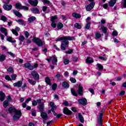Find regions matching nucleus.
<instances>
[{
  "label": "nucleus",
  "instance_id": "nucleus-1",
  "mask_svg": "<svg viewBox=\"0 0 126 126\" xmlns=\"http://www.w3.org/2000/svg\"><path fill=\"white\" fill-rule=\"evenodd\" d=\"M74 40V37L67 36L66 39L62 41L61 42V49L62 51H65L66 48L68 47L69 45V41H73Z\"/></svg>",
  "mask_w": 126,
  "mask_h": 126
},
{
  "label": "nucleus",
  "instance_id": "nucleus-2",
  "mask_svg": "<svg viewBox=\"0 0 126 126\" xmlns=\"http://www.w3.org/2000/svg\"><path fill=\"white\" fill-rule=\"evenodd\" d=\"M44 108H45V106L44 104V102H42V103L39 104V106H38V109L41 112L40 113V117L42 119H49L48 118V114L46 112H44Z\"/></svg>",
  "mask_w": 126,
  "mask_h": 126
},
{
  "label": "nucleus",
  "instance_id": "nucleus-3",
  "mask_svg": "<svg viewBox=\"0 0 126 126\" xmlns=\"http://www.w3.org/2000/svg\"><path fill=\"white\" fill-rule=\"evenodd\" d=\"M32 42L34 43V44H36L38 47H43L44 45L43 41L39 37H33L32 38Z\"/></svg>",
  "mask_w": 126,
  "mask_h": 126
},
{
  "label": "nucleus",
  "instance_id": "nucleus-4",
  "mask_svg": "<svg viewBox=\"0 0 126 126\" xmlns=\"http://www.w3.org/2000/svg\"><path fill=\"white\" fill-rule=\"evenodd\" d=\"M22 117V113H21V110H19L18 111L16 112L15 115L13 116V120L15 122L17 120H19L20 118Z\"/></svg>",
  "mask_w": 126,
  "mask_h": 126
},
{
  "label": "nucleus",
  "instance_id": "nucleus-5",
  "mask_svg": "<svg viewBox=\"0 0 126 126\" xmlns=\"http://www.w3.org/2000/svg\"><path fill=\"white\" fill-rule=\"evenodd\" d=\"M32 77L34 79V80H39L40 79V76L37 71H32L31 72Z\"/></svg>",
  "mask_w": 126,
  "mask_h": 126
},
{
  "label": "nucleus",
  "instance_id": "nucleus-6",
  "mask_svg": "<svg viewBox=\"0 0 126 126\" xmlns=\"http://www.w3.org/2000/svg\"><path fill=\"white\" fill-rule=\"evenodd\" d=\"M63 113L64 115H66V116H71V115H73V113L71 110H69L67 107H64L63 109Z\"/></svg>",
  "mask_w": 126,
  "mask_h": 126
},
{
  "label": "nucleus",
  "instance_id": "nucleus-7",
  "mask_svg": "<svg viewBox=\"0 0 126 126\" xmlns=\"http://www.w3.org/2000/svg\"><path fill=\"white\" fill-rule=\"evenodd\" d=\"M94 5H95L94 2H91L89 4L86 5L85 8L87 11H90L94 7Z\"/></svg>",
  "mask_w": 126,
  "mask_h": 126
},
{
  "label": "nucleus",
  "instance_id": "nucleus-8",
  "mask_svg": "<svg viewBox=\"0 0 126 126\" xmlns=\"http://www.w3.org/2000/svg\"><path fill=\"white\" fill-rule=\"evenodd\" d=\"M79 104L82 105L83 106H86L87 105V99L85 98L79 99L78 100Z\"/></svg>",
  "mask_w": 126,
  "mask_h": 126
},
{
  "label": "nucleus",
  "instance_id": "nucleus-9",
  "mask_svg": "<svg viewBox=\"0 0 126 126\" xmlns=\"http://www.w3.org/2000/svg\"><path fill=\"white\" fill-rule=\"evenodd\" d=\"M28 2L29 3H30V4H31V5H32V6H37V5H38V0H28Z\"/></svg>",
  "mask_w": 126,
  "mask_h": 126
},
{
  "label": "nucleus",
  "instance_id": "nucleus-10",
  "mask_svg": "<svg viewBox=\"0 0 126 126\" xmlns=\"http://www.w3.org/2000/svg\"><path fill=\"white\" fill-rule=\"evenodd\" d=\"M78 94L80 96L83 95V87L81 86V84H79L78 87Z\"/></svg>",
  "mask_w": 126,
  "mask_h": 126
},
{
  "label": "nucleus",
  "instance_id": "nucleus-11",
  "mask_svg": "<svg viewBox=\"0 0 126 126\" xmlns=\"http://www.w3.org/2000/svg\"><path fill=\"white\" fill-rule=\"evenodd\" d=\"M3 8L5 10L9 11V10H11V9H12V5H11V4H9V5L4 4L3 5Z\"/></svg>",
  "mask_w": 126,
  "mask_h": 126
},
{
  "label": "nucleus",
  "instance_id": "nucleus-12",
  "mask_svg": "<svg viewBox=\"0 0 126 126\" xmlns=\"http://www.w3.org/2000/svg\"><path fill=\"white\" fill-rule=\"evenodd\" d=\"M8 111L9 113V114H12V113H14L15 114L16 112L18 111V110H16V108L13 107H10L8 109Z\"/></svg>",
  "mask_w": 126,
  "mask_h": 126
},
{
  "label": "nucleus",
  "instance_id": "nucleus-13",
  "mask_svg": "<svg viewBox=\"0 0 126 126\" xmlns=\"http://www.w3.org/2000/svg\"><path fill=\"white\" fill-rule=\"evenodd\" d=\"M5 98V94L2 91H0V101L3 102Z\"/></svg>",
  "mask_w": 126,
  "mask_h": 126
},
{
  "label": "nucleus",
  "instance_id": "nucleus-14",
  "mask_svg": "<svg viewBox=\"0 0 126 126\" xmlns=\"http://www.w3.org/2000/svg\"><path fill=\"white\" fill-rule=\"evenodd\" d=\"M31 11L34 14H39V12H40V10L37 7L31 8Z\"/></svg>",
  "mask_w": 126,
  "mask_h": 126
},
{
  "label": "nucleus",
  "instance_id": "nucleus-15",
  "mask_svg": "<svg viewBox=\"0 0 126 126\" xmlns=\"http://www.w3.org/2000/svg\"><path fill=\"white\" fill-rule=\"evenodd\" d=\"M78 118L79 121L82 123L84 124V117L82 116V114L81 113H78Z\"/></svg>",
  "mask_w": 126,
  "mask_h": 126
},
{
  "label": "nucleus",
  "instance_id": "nucleus-16",
  "mask_svg": "<svg viewBox=\"0 0 126 126\" xmlns=\"http://www.w3.org/2000/svg\"><path fill=\"white\" fill-rule=\"evenodd\" d=\"M53 59L52 61V64H55V63H58V58L56 57V55H53L51 57V59Z\"/></svg>",
  "mask_w": 126,
  "mask_h": 126
},
{
  "label": "nucleus",
  "instance_id": "nucleus-17",
  "mask_svg": "<svg viewBox=\"0 0 126 126\" xmlns=\"http://www.w3.org/2000/svg\"><path fill=\"white\" fill-rule=\"evenodd\" d=\"M13 13L16 15V16H17V17H22V14L20 13L18 11L16 10H13Z\"/></svg>",
  "mask_w": 126,
  "mask_h": 126
},
{
  "label": "nucleus",
  "instance_id": "nucleus-18",
  "mask_svg": "<svg viewBox=\"0 0 126 126\" xmlns=\"http://www.w3.org/2000/svg\"><path fill=\"white\" fill-rule=\"evenodd\" d=\"M72 16L73 17L76 18V19H79V18H81V15L78 14L77 13L74 12L72 14Z\"/></svg>",
  "mask_w": 126,
  "mask_h": 126
},
{
  "label": "nucleus",
  "instance_id": "nucleus-19",
  "mask_svg": "<svg viewBox=\"0 0 126 126\" xmlns=\"http://www.w3.org/2000/svg\"><path fill=\"white\" fill-rule=\"evenodd\" d=\"M13 86L15 87H21L22 86V81H19L17 83H14Z\"/></svg>",
  "mask_w": 126,
  "mask_h": 126
},
{
  "label": "nucleus",
  "instance_id": "nucleus-20",
  "mask_svg": "<svg viewBox=\"0 0 126 126\" xmlns=\"http://www.w3.org/2000/svg\"><path fill=\"white\" fill-rule=\"evenodd\" d=\"M62 86L63 87V88L67 89V88H69V84H68V83L67 82L64 81L62 83Z\"/></svg>",
  "mask_w": 126,
  "mask_h": 126
},
{
  "label": "nucleus",
  "instance_id": "nucleus-21",
  "mask_svg": "<svg viewBox=\"0 0 126 126\" xmlns=\"http://www.w3.org/2000/svg\"><path fill=\"white\" fill-rule=\"evenodd\" d=\"M35 20H36V18L35 17V16H31L28 19V21L30 23H32V22H34Z\"/></svg>",
  "mask_w": 126,
  "mask_h": 126
},
{
  "label": "nucleus",
  "instance_id": "nucleus-22",
  "mask_svg": "<svg viewBox=\"0 0 126 126\" xmlns=\"http://www.w3.org/2000/svg\"><path fill=\"white\" fill-rule=\"evenodd\" d=\"M45 82L48 85L51 86L52 85V82L51 81V79L49 77H45Z\"/></svg>",
  "mask_w": 126,
  "mask_h": 126
},
{
  "label": "nucleus",
  "instance_id": "nucleus-23",
  "mask_svg": "<svg viewBox=\"0 0 126 126\" xmlns=\"http://www.w3.org/2000/svg\"><path fill=\"white\" fill-rule=\"evenodd\" d=\"M24 67H25V68H28V69L31 70V67L32 65H31V63H26L24 64Z\"/></svg>",
  "mask_w": 126,
  "mask_h": 126
},
{
  "label": "nucleus",
  "instance_id": "nucleus-24",
  "mask_svg": "<svg viewBox=\"0 0 126 126\" xmlns=\"http://www.w3.org/2000/svg\"><path fill=\"white\" fill-rule=\"evenodd\" d=\"M86 62L87 63H94V60L91 57H87Z\"/></svg>",
  "mask_w": 126,
  "mask_h": 126
},
{
  "label": "nucleus",
  "instance_id": "nucleus-25",
  "mask_svg": "<svg viewBox=\"0 0 126 126\" xmlns=\"http://www.w3.org/2000/svg\"><path fill=\"white\" fill-rule=\"evenodd\" d=\"M101 29L104 34H107V32H108V28L107 27H105L104 25H101Z\"/></svg>",
  "mask_w": 126,
  "mask_h": 126
},
{
  "label": "nucleus",
  "instance_id": "nucleus-26",
  "mask_svg": "<svg viewBox=\"0 0 126 126\" xmlns=\"http://www.w3.org/2000/svg\"><path fill=\"white\" fill-rule=\"evenodd\" d=\"M71 93L73 96H74L75 97H77V96H78V94L76 93L74 89H71Z\"/></svg>",
  "mask_w": 126,
  "mask_h": 126
},
{
  "label": "nucleus",
  "instance_id": "nucleus-27",
  "mask_svg": "<svg viewBox=\"0 0 126 126\" xmlns=\"http://www.w3.org/2000/svg\"><path fill=\"white\" fill-rule=\"evenodd\" d=\"M6 40L10 43H16V40H12V37L11 36H7Z\"/></svg>",
  "mask_w": 126,
  "mask_h": 126
},
{
  "label": "nucleus",
  "instance_id": "nucleus-28",
  "mask_svg": "<svg viewBox=\"0 0 126 126\" xmlns=\"http://www.w3.org/2000/svg\"><path fill=\"white\" fill-rule=\"evenodd\" d=\"M96 66L98 68V70H103L104 69V66L100 63L96 64Z\"/></svg>",
  "mask_w": 126,
  "mask_h": 126
},
{
  "label": "nucleus",
  "instance_id": "nucleus-29",
  "mask_svg": "<svg viewBox=\"0 0 126 126\" xmlns=\"http://www.w3.org/2000/svg\"><path fill=\"white\" fill-rule=\"evenodd\" d=\"M74 27H75V28H77V29H81L82 26L79 23H76L74 25Z\"/></svg>",
  "mask_w": 126,
  "mask_h": 126
},
{
  "label": "nucleus",
  "instance_id": "nucleus-30",
  "mask_svg": "<svg viewBox=\"0 0 126 126\" xmlns=\"http://www.w3.org/2000/svg\"><path fill=\"white\" fill-rule=\"evenodd\" d=\"M28 81L29 83H30V84H31L32 86L35 85V84L37 83V82L35 81H33L32 79H28Z\"/></svg>",
  "mask_w": 126,
  "mask_h": 126
},
{
  "label": "nucleus",
  "instance_id": "nucleus-31",
  "mask_svg": "<svg viewBox=\"0 0 126 126\" xmlns=\"http://www.w3.org/2000/svg\"><path fill=\"white\" fill-rule=\"evenodd\" d=\"M57 28L58 29H62V28H63V24L61 22H59L57 24Z\"/></svg>",
  "mask_w": 126,
  "mask_h": 126
},
{
  "label": "nucleus",
  "instance_id": "nucleus-32",
  "mask_svg": "<svg viewBox=\"0 0 126 126\" xmlns=\"http://www.w3.org/2000/svg\"><path fill=\"white\" fill-rule=\"evenodd\" d=\"M56 19H58V16L57 15L56 16H52L50 18V21L52 22H56Z\"/></svg>",
  "mask_w": 126,
  "mask_h": 126
},
{
  "label": "nucleus",
  "instance_id": "nucleus-33",
  "mask_svg": "<svg viewBox=\"0 0 126 126\" xmlns=\"http://www.w3.org/2000/svg\"><path fill=\"white\" fill-rule=\"evenodd\" d=\"M67 37V36H63L61 37L58 38L56 39V41H57V42L59 41H63V40L64 41V40H66Z\"/></svg>",
  "mask_w": 126,
  "mask_h": 126
},
{
  "label": "nucleus",
  "instance_id": "nucleus-34",
  "mask_svg": "<svg viewBox=\"0 0 126 126\" xmlns=\"http://www.w3.org/2000/svg\"><path fill=\"white\" fill-rule=\"evenodd\" d=\"M8 105H9V102L8 100H4L3 102V106L4 108H6Z\"/></svg>",
  "mask_w": 126,
  "mask_h": 126
},
{
  "label": "nucleus",
  "instance_id": "nucleus-35",
  "mask_svg": "<svg viewBox=\"0 0 126 126\" xmlns=\"http://www.w3.org/2000/svg\"><path fill=\"white\" fill-rule=\"evenodd\" d=\"M65 53L66 55H71V54H72V53H73V49L68 48V51H65Z\"/></svg>",
  "mask_w": 126,
  "mask_h": 126
},
{
  "label": "nucleus",
  "instance_id": "nucleus-36",
  "mask_svg": "<svg viewBox=\"0 0 126 126\" xmlns=\"http://www.w3.org/2000/svg\"><path fill=\"white\" fill-rule=\"evenodd\" d=\"M115 4L116 2L112 1V0H110V1L108 2L109 6H110V7H113V6H114V5H115Z\"/></svg>",
  "mask_w": 126,
  "mask_h": 126
},
{
  "label": "nucleus",
  "instance_id": "nucleus-37",
  "mask_svg": "<svg viewBox=\"0 0 126 126\" xmlns=\"http://www.w3.org/2000/svg\"><path fill=\"white\" fill-rule=\"evenodd\" d=\"M15 7H16L17 9H21V8L22 7V4H21L20 3H17L15 4Z\"/></svg>",
  "mask_w": 126,
  "mask_h": 126
},
{
  "label": "nucleus",
  "instance_id": "nucleus-38",
  "mask_svg": "<svg viewBox=\"0 0 126 126\" xmlns=\"http://www.w3.org/2000/svg\"><path fill=\"white\" fill-rule=\"evenodd\" d=\"M6 57L3 54L0 55V62H3V61H5Z\"/></svg>",
  "mask_w": 126,
  "mask_h": 126
},
{
  "label": "nucleus",
  "instance_id": "nucleus-39",
  "mask_svg": "<svg viewBox=\"0 0 126 126\" xmlns=\"http://www.w3.org/2000/svg\"><path fill=\"white\" fill-rule=\"evenodd\" d=\"M7 18H6V17H5L4 15H2L1 16V20L3 21V22H6V21H7Z\"/></svg>",
  "mask_w": 126,
  "mask_h": 126
},
{
  "label": "nucleus",
  "instance_id": "nucleus-40",
  "mask_svg": "<svg viewBox=\"0 0 126 126\" xmlns=\"http://www.w3.org/2000/svg\"><path fill=\"white\" fill-rule=\"evenodd\" d=\"M104 109H101L99 111V116H98L99 118H103V115L104 114Z\"/></svg>",
  "mask_w": 126,
  "mask_h": 126
},
{
  "label": "nucleus",
  "instance_id": "nucleus-41",
  "mask_svg": "<svg viewBox=\"0 0 126 126\" xmlns=\"http://www.w3.org/2000/svg\"><path fill=\"white\" fill-rule=\"evenodd\" d=\"M7 70V71H8V72H10V73H13L14 72V71H13V67H12V66L9 67Z\"/></svg>",
  "mask_w": 126,
  "mask_h": 126
},
{
  "label": "nucleus",
  "instance_id": "nucleus-42",
  "mask_svg": "<svg viewBox=\"0 0 126 126\" xmlns=\"http://www.w3.org/2000/svg\"><path fill=\"white\" fill-rule=\"evenodd\" d=\"M98 125L103 124V117H98Z\"/></svg>",
  "mask_w": 126,
  "mask_h": 126
},
{
  "label": "nucleus",
  "instance_id": "nucleus-43",
  "mask_svg": "<svg viewBox=\"0 0 126 126\" xmlns=\"http://www.w3.org/2000/svg\"><path fill=\"white\" fill-rule=\"evenodd\" d=\"M57 87H58V85L56 83H54L52 86V90L54 91L57 90Z\"/></svg>",
  "mask_w": 126,
  "mask_h": 126
},
{
  "label": "nucleus",
  "instance_id": "nucleus-44",
  "mask_svg": "<svg viewBox=\"0 0 126 126\" xmlns=\"http://www.w3.org/2000/svg\"><path fill=\"white\" fill-rule=\"evenodd\" d=\"M32 117H36L37 116V114H36V110L34 109H32Z\"/></svg>",
  "mask_w": 126,
  "mask_h": 126
},
{
  "label": "nucleus",
  "instance_id": "nucleus-45",
  "mask_svg": "<svg viewBox=\"0 0 126 126\" xmlns=\"http://www.w3.org/2000/svg\"><path fill=\"white\" fill-rule=\"evenodd\" d=\"M19 40L20 41H21V42H24V40H25V37H24V35H20L19 36Z\"/></svg>",
  "mask_w": 126,
  "mask_h": 126
},
{
  "label": "nucleus",
  "instance_id": "nucleus-46",
  "mask_svg": "<svg viewBox=\"0 0 126 126\" xmlns=\"http://www.w3.org/2000/svg\"><path fill=\"white\" fill-rule=\"evenodd\" d=\"M16 22H19L20 25H24V22L22 21L21 19L18 20H16Z\"/></svg>",
  "mask_w": 126,
  "mask_h": 126
},
{
  "label": "nucleus",
  "instance_id": "nucleus-47",
  "mask_svg": "<svg viewBox=\"0 0 126 126\" xmlns=\"http://www.w3.org/2000/svg\"><path fill=\"white\" fill-rule=\"evenodd\" d=\"M101 37H102V35H101V33L99 32L95 33V38H96V39H100Z\"/></svg>",
  "mask_w": 126,
  "mask_h": 126
},
{
  "label": "nucleus",
  "instance_id": "nucleus-48",
  "mask_svg": "<svg viewBox=\"0 0 126 126\" xmlns=\"http://www.w3.org/2000/svg\"><path fill=\"white\" fill-rule=\"evenodd\" d=\"M38 63H35L34 65L32 66V68H31V70H33V69H34V68H37L38 67Z\"/></svg>",
  "mask_w": 126,
  "mask_h": 126
},
{
  "label": "nucleus",
  "instance_id": "nucleus-49",
  "mask_svg": "<svg viewBox=\"0 0 126 126\" xmlns=\"http://www.w3.org/2000/svg\"><path fill=\"white\" fill-rule=\"evenodd\" d=\"M21 9H23V10H29V7L22 5Z\"/></svg>",
  "mask_w": 126,
  "mask_h": 126
},
{
  "label": "nucleus",
  "instance_id": "nucleus-50",
  "mask_svg": "<svg viewBox=\"0 0 126 126\" xmlns=\"http://www.w3.org/2000/svg\"><path fill=\"white\" fill-rule=\"evenodd\" d=\"M90 22H87L86 26L85 27V29L89 30L90 29Z\"/></svg>",
  "mask_w": 126,
  "mask_h": 126
},
{
  "label": "nucleus",
  "instance_id": "nucleus-51",
  "mask_svg": "<svg viewBox=\"0 0 126 126\" xmlns=\"http://www.w3.org/2000/svg\"><path fill=\"white\" fill-rule=\"evenodd\" d=\"M70 81H71V83H76V79L73 77L70 78Z\"/></svg>",
  "mask_w": 126,
  "mask_h": 126
},
{
  "label": "nucleus",
  "instance_id": "nucleus-52",
  "mask_svg": "<svg viewBox=\"0 0 126 126\" xmlns=\"http://www.w3.org/2000/svg\"><path fill=\"white\" fill-rule=\"evenodd\" d=\"M0 31H1V33H4L5 32H6L7 31V30L3 27H1L0 29Z\"/></svg>",
  "mask_w": 126,
  "mask_h": 126
},
{
  "label": "nucleus",
  "instance_id": "nucleus-53",
  "mask_svg": "<svg viewBox=\"0 0 126 126\" xmlns=\"http://www.w3.org/2000/svg\"><path fill=\"white\" fill-rule=\"evenodd\" d=\"M5 79L6 80H7L8 81H12V80L11 79V78H10V77L8 75L5 76Z\"/></svg>",
  "mask_w": 126,
  "mask_h": 126
},
{
  "label": "nucleus",
  "instance_id": "nucleus-54",
  "mask_svg": "<svg viewBox=\"0 0 126 126\" xmlns=\"http://www.w3.org/2000/svg\"><path fill=\"white\" fill-rule=\"evenodd\" d=\"M64 64L65 65H66V64H68L69 63V60L67 59H65L63 61Z\"/></svg>",
  "mask_w": 126,
  "mask_h": 126
},
{
  "label": "nucleus",
  "instance_id": "nucleus-55",
  "mask_svg": "<svg viewBox=\"0 0 126 126\" xmlns=\"http://www.w3.org/2000/svg\"><path fill=\"white\" fill-rule=\"evenodd\" d=\"M12 32L14 35H15V36H18V32L16 31H15L14 29L12 30Z\"/></svg>",
  "mask_w": 126,
  "mask_h": 126
},
{
  "label": "nucleus",
  "instance_id": "nucleus-56",
  "mask_svg": "<svg viewBox=\"0 0 126 126\" xmlns=\"http://www.w3.org/2000/svg\"><path fill=\"white\" fill-rule=\"evenodd\" d=\"M11 77L12 80H15V79H16V77H17V75H16L15 74H14L11 75Z\"/></svg>",
  "mask_w": 126,
  "mask_h": 126
},
{
  "label": "nucleus",
  "instance_id": "nucleus-57",
  "mask_svg": "<svg viewBox=\"0 0 126 126\" xmlns=\"http://www.w3.org/2000/svg\"><path fill=\"white\" fill-rule=\"evenodd\" d=\"M49 105L50 106V107H57V105H55V103L54 102L51 101L50 102Z\"/></svg>",
  "mask_w": 126,
  "mask_h": 126
},
{
  "label": "nucleus",
  "instance_id": "nucleus-58",
  "mask_svg": "<svg viewBox=\"0 0 126 126\" xmlns=\"http://www.w3.org/2000/svg\"><path fill=\"white\" fill-rule=\"evenodd\" d=\"M118 32L117 31H114L112 32V36L116 37L118 36Z\"/></svg>",
  "mask_w": 126,
  "mask_h": 126
},
{
  "label": "nucleus",
  "instance_id": "nucleus-59",
  "mask_svg": "<svg viewBox=\"0 0 126 126\" xmlns=\"http://www.w3.org/2000/svg\"><path fill=\"white\" fill-rule=\"evenodd\" d=\"M24 34H25L26 38H29L30 34L28 31L25 32Z\"/></svg>",
  "mask_w": 126,
  "mask_h": 126
},
{
  "label": "nucleus",
  "instance_id": "nucleus-60",
  "mask_svg": "<svg viewBox=\"0 0 126 126\" xmlns=\"http://www.w3.org/2000/svg\"><path fill=\"white\" fill-rule=\"evenodd\" d=\"M25 88H27V84H26V83H25L22 86V89L23 90H25Z\"/></svg>",
  "mask_w": 126,
  "mask_h": 126
},
{
  "label": "nucleus",
  "instance_id": "nucleus-61",
  "mask_svg": "<svg viewBox=\"0 0 126 126\" xmlns=\"http://www.w3.org/2000/svg\"><path fill=\"white\" fill-rule=\"evenodd\" d=\"M126 94V91H121L119 94L120 96H124Z\"/></svg>",
  "mask_w": 126,
  "mask_h": 126
},
{
  "label": "nucleus",
  "instance_id": "nucleus-62",
  "mask_svg": "<svg viewBox=\"0 0 126 126\" xmlns=\"http://www.w3.org/2000/svg\"><path fill=\"white\" fill-rule=\"evenodd\" d=\"M51 27H53V28H56L57 27V24H56V22H53L51 23Z\"/></svg>",
  "mask_w": 126,
  "mask_h": 126
},
{
  "label": "nucleus",
  "instance_id": "nucleus-63",
  "mask_svg": "<svg viewBox=\"0 0 126 126\" xmlns=\"http://www.w3.org/2000/svg\"><path fill=\"white\" fill-rule=\"evenodd\" d=\"M61 74H60V73H57V74L55 75V78H57V79H60V78H61Z\"/></svg>",
  "mask_w": 126,
  "mask_h": 126
},
{
  "label": "nucleus",
  "instance_id": "nucleus-64",
  "mask_svg": "<svg viewBox=\"0 0 126 126\" xmlns=\"http://www.w3.org/2000/svg\"><path fill=\"white\" fill-rule=\"evenodd\" d=\"M68 101H65L63 103V105H64L65 106H68L69 105Z\"/></svg>",
  "mask_w": 126,
  "mask_h": 126
}]
</instances>
